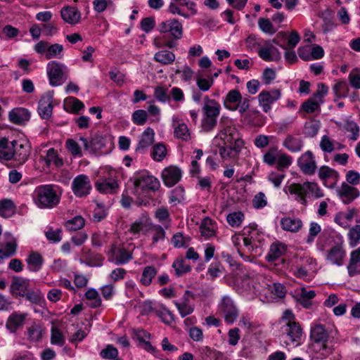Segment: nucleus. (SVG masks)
I'll list each match as a JSON object with an SVG mask.
<instances>
[{
    "instance_id": "f257e3e1",
    "label": "nucleus",
    "mask_w": 360,
    "mask_h": 360,
    "mask_svg": "<svg viewBox=\"0 0 360 360\" xmlns=\"http://www.w3.org/2000/svg\"><path fill=\"white\" fill-rule=\"evenodd\" d=\"M158 30L161 33H169L172 37V39L164 35L155 38L153 44L158 49H173L177 44L176 40L180 39L183 36L182 24L176 19H169L160 22Z\"/></svg>"
},
{
    "instance_id": "f03ea898",
    "label": "nucleus",
    "mask_w": 360,
    "mask_h": 360,
    "mask_svg": "<svg viewBox=\"0 0 360 360\" xmlns=\"http://www.w3.org/2000/svg\"><path fill=\"white\" fill-rule=\"evenodd\" d=\"M36 206L40 209H51L60 201V194L57 186L53 184H44L37 186L32 195Z\"/></svg>"
},
{
    "instance_id": "7ed1b4c3",
    "label": "nucleus",
    "mask_w": 360,
    "mask_h": 360,
    "mask_svg": "<svg viewBox=\"0 0 360 360\" xmlns=\"http://www.w3.org/2000/svg\"><path fill=\"white\" fill-rule=\"evenodd\" d=\"M288 192L290 195H293L295 200L302 205L307 204V198L318 199L324 196L323 191L314 181L291 184L288 187Z\"/></svg>"
},
{
    "instance_id": "20e7f679",
    "label": "nucleus",
    "mask_w": 360,
    "mask_h": 360,
    "mask_svg": "<svg viewBox=\"0 0 360 360\" xmlns=\"http://www.w3.org/2000/svg\"><path fill=\"white\" fill-rule=\"evenodd\" d=\"M130 181L133 184L136 195L145 192H155L160 187L158 179L146 169L136 172L130 178Z\"/></svg>"
},
{
    "instance_id": "39448f33",
    "label": "nucleus",
    "mask_w": 360,
    "mask_h": 360,
    "mask_svg": "<svg viewBox=\"0 0 360 360\" xmlns=\"http://www.w3.org/2000/svg\"><path fill=\"white\" fill-rule=\"evenodd\" d=\"M250 103V97H243L237 89L229 91L223 98L224 106L226 109L231 111L238 110L240 114H243L249 109Z\"/></svg>"
},
{
    "instance_id": "423d86ee",
    "label": "nucleus",
    "mask_w": 360,
    "mask_h": 360,
    "mask_svg": "<svg viewBox=\"0 0 360 360\" xmlns=\"http://www.w3.org/2000/svg\"><path fill=\"white\" fill-rule=\"evenodd\" d=\"M218 313L228 324H233L239 316V309L235 301L229 295L222 296L217 304Z\"/></svg>"
},
{
    "instance_id": "0eeeda50",
    "label": "nucleus",
    "mask_w": 360,
    "mask_h": 360,
    "mask_svg": "<svg viewBox=\"0 0 360 360\" xmlns=\"http://www.w3.org/2000/svg\"><path fill=\"white\" fill-rule=\"evenodd\" d=\"M316 270V262L309 256H304L297 259L292 269L293 274L297 278L305 281H311Z\"/></svg>"
},
{
    "instance_id": "6e6552de",
    "label": "nucleus",
    "mask_w": 360,
    "mask_h": 360,
    "mask_svg": "<svg viewBox=\"0 0 360 360\" xmlns=\"http://www.w3.org/2000/svg\"><path fill=\"white\" fill-rule=\"evenodd\" d=\"M257 226V224H252L248 227H245L241 235L232 238L233 242L236 243L238 241L243 240L244 246L248 251H256L262 236Z\"/></svg>"
},
{
    "instance_id": "1a4fd4ad",
    "label": "nucleus",
    "mask_w": 360,
    "mask_h": 360,
    "mask_svg": "<svg viewBox=\"0 0 360 360\" xmlns=\"http://www.w3.org/2000/svg\"><path fill=\"white\" fill-rule=\"evenodd\" d=\"M346 255L347 252L342 238L334 241L333 244H332L324 253L326 262L337 266H343Z\"/></svg>"
},
{
    "instance_id": "9d476101",
    "label": "nucleus",
    "mask_w": 360,
    "mask_h": 360,
    "mask_svg": "<svg viewBox=\"0 0 360 360\" xmlns=\"http://www.w3.org/2000/svg\"><path fill=\"white\" fill-rule=\"evenodd\" d=\"M46 72L49 84L52 86H60L67 79L68 68L61 63L55 60L49 62Z\"/></svg>"
},
{
    "instance_id": "9b49d317",
    "label": "nucleus",
    "mask_w": 360,
    "mask_h": 360,
    "mask_svg": "<svg viewBox=\"0 0 360 360\" xmlns=\"http://www.w3.org/2000/svg\"><path fill=\"white\" fill-rule=\"evenodd\" d=\"M219 146V154L223 161L237 162L239 155L245 147L243 139H237L233 143H224Z\"/></svg>"
},
{
    "instance_id": "f8f14e48",
    "label": "nucleus",
    "mask_w": 360,
    "mask_h": 360,
    "mask_svg": "<svg viewBox=\"0 0 360 360\" xmlns=\"http://www.w3.org/2000/svg\"><path fill=\"white\" fill-rule=\"evenodd\" d=\"M108 261L116 265L129 263L133 259L132 250L122 245H112L108 253Z\"/></svg>"
},
{
    "instance_id": "ddd939ff",
    "label": "nucleus",
    "mask_w": 360,
    "mask_h": 360,
    "mask_svg": "<svg viewBox=\"0 0 360 360\" xmlns=\"http://www.w3.org/2000/svg\"><path fill=\"white\" fill-rule=\"evenodd\" d=\"M194 294L189 290H186L183 296L179 300H174L173 303L176 307L180 316L184 318L194 311Z\"/></svg>"
},
{
    "instance_id": "4468645a",
    "label": "nucleus",
    "mask_w": 360,
    "mask_h": 360,
    "mask_svg": "<svg viewBox=\"0 0 360 360\" xmlns=\"http://www.w3.org/2000/svg\"><path fill=\"white\" fill-rule=\"evenodd\" d=\"M71 188L75 195L78 198L87 196L92 189L89 177L86 174L77 175L72 180Z\"/></svg>"
},
{
    "instance_id": "2eb2a0df",
    "label": "nucleus",
    "mask_w": 360,
    "mask_h": 360,
    "mask_svg": "<svg viewBox=\"0 0 360 360\" xmlns=\"http://www.w3.org/2000/svg\"><path fill=\"white\" fill-rule=\"evenodd\" d=\"M297 165L305 175H313L317 169L315 155L311 150L303 153L297 160Z\"/></svg>"
},
{
    "instance_id": "dca6fc26",
    "label": "nucleus",
    "mask_w": 360,
    "mask_h": 360,
    "mask_svg": "<svg viewBox=\"0 0 360 360\" xmlns=\"http://www.w3.org/2000/svg\"><path fill=\"white\" fill-rule=\"evenodd\" d=\"M281 97V92L279 89H271L270 91L263 90L258 96L259 106L264 112L271 110L272 105Z\"/></svg>"
},
{
    "instance_id": "f3484780",
    "label": "nucleus",
    "mask_w": 360,
    "mask_h": 360,
    "mask_svg": "<svg viewBox=\"0 0 360 360\" xmlns=\"http://www.w3.org/2000/svg\"><path fill=\"white\" fill-rule=\"evenodd\" d=\"M317 173L323 186L329 188H335L340 179L339 172L326 165L320 167Z\"/></svg>"
},
{
    "instance_id": "a211bd4d",
    "label": "nucleus",
    "mask_w": 360,
    "mask_h": 360,
    "mask_svg": "<svg viewBox=\"0 0 360 360\" xmlns=\"http://www.w3.org/2000/svg\"><path fill=\"white\" fill-rule=\"evenodd\" d=\"M17 248L16 238L11 233H5L4 240L0 243V263L3 259L15 255Z\"/></svg>"
},
{
    "instance_id": "6ab92c4d",
    "label": "nucleus",
    "mask_w": 360,
    "mask_h": 360,
    "mask_svg": "<svg viewBox=\"0 0 360 360\" xmlns=\"http://www.w3.org/2000/svg\"><path fill=\"white\" fill-rule=\"evenodd\" d=\"M335 193L339 199L345 205H348L359 197V191L354 186L343 182L340 186L336 188Z\"/></svg>"
},
{
    "instance_id": "aec40b11",
    "label": "nucleus",
    "mask_w": 360,
    "mask_h": 360,
    "mask_svg": "<svg viewBox=\"0 0 360 360\" xmlns=\"http://www.w3.org/2000/svg\"><path fill=\"white\" fill-rule=\"evenodd\" d=\"M217 136L224 140V143H233L236 139H242L238 129L230 120H227L221 124V129Z\"/></svg>"
},
{
    "instance_id": "412c9836",
    "label": "nucleus",
    "mask_w": 360,
    "mask_h": 360,
    "mask_svg": "<svg viewBox=\"0 0 360 360\" xmlns=\"http://www.w3.org/2000/svg\"><path fill=\"white\" fill-rule=\"evenodd\" d=\"M337 335L338 330L334 324L313 323L311 326L310 338H335Z\"/></svg>"
},
{
    "instance_id": "4be33fe9",
    "label": "nucleus",
    "mask_w": 360,
    "mask_h": 360,
    "mask_svg": "<svg viewBox=\"0 0 360 360\" xmlns=\"http://www.w3.org/2000/svg\"><path fill=\"white\" fill-rule=\"evenodd\" d=\"M95 187L102 193H115L119 187L115 171L111 172L109 177H105L97 181Z\"/></svg>"
},
{
    "instance_id": "5701e85b",
    "label": "nucleus",
    "mask_w": 360,
    "mask_h": 360,
    "mask_svg": "<svg viewBox=\"0 0 360 360\" xmlns=\"http://www.w3.org/2000/svg\"><path fill=\"white\" fill-rule=\"evenodd\" d=\"M13 160L20 165H23L30 156V146L25 140H13Z\"/></svg>"
},
{
    "instance_id": "b1692460",
    "label": "nucleus",
    "mask_w": 360,
    "mask_h": 360,
    "mask_svg": "<svg viewBox=\"0 0 360 360\" xmlns=\"http://www.w3.org/2000/svg\"><path fill=\"white\" fill-rule=\"evenodd\" d=\"M161 177L166 186L172 187L181 180L182 170L176 166L170 165L162 171Z\"/></svg>"
},
{
    "instance_id": "393cba45",
    "label": "nucleus",
    "mask_w": 360,
    "mask_h": 360,
    "mask_svg": "<svg viewBox=\"0 0 360 360\" xmlns=\"http://www.w3.org/2000/svg\"><path fill=\"white\" fill-rule=\"evenodd\" d=\"M28 316V313L15 311L12 312L7 318L6 328L13 333H15L18 329L23 327L25 320Z\"/></svg>"
},
{
    "instance_id": "a878e982",
    "label": "nucleus",
    "mask_w": 360,
    "mask_h": 360,
    "mask_svg": "<svg viewBox=\"0 0 360 360\" xmlns=\"http://www.w3.org/2000/svg\"><path fill=\"white\" fill-rule=\"evenodd\" d=\"M155 131L150 127H147L139 136L135 150L140 154L146 153L148 148L154 143Z\"/></svg>"
},
{
    "instance_id": "bb28decb",
    "label": "nucleus",
    "mask_w": 360,
    "mask_h": 360,
    "mask_svg": "<svg viewBox=\"0 0 360 360\" xmlns=\"http://www.w3.org/2000/svg\"><path fill=\"white\" fill-rule=\"evenodd\" d=\"M258 56L264 61H278L281 55L278 49L270 41H265L258 50Z\"/></svg>"
},
{
    "instance_id": "cd10ccee",
    "label": "nucleus",
    "mask_w": 360,
    "mask_h": 360,
    "mask_svg": "<svg viewBox=\"0 0 360 360\" xmlns=\"http://www.w3.org/2000/svg\"><path fill=\"white\" fill-rule=\"evenodd\" d=\"M172 125L174 129V138L186 142L191 139V134L187 124L180 120L178 117H172Z\"/></svg>"
},
{
    "instance_id": "c85d7f7f",
    "label": "nucleus",
    "mask_w": 360,
    "mask_h": 360,
    "mask_svg": "<svg viewBox=\"0 0 360 360\" xmlns=\"http://www.w3.org/2000/svg\"><path fill=\"white\" fill-rule=\"evenodd\" d=\"M337 125L347 134V136L349 140L355 141L359 139L360 135L359 126L351 117H347L342 122L337 123Z\"/></svg>"
},
{
    "instance_id": "c756f323",
    "label": "nucleus",
    "mask_w": 360,
    "mask_h": 360,
    "mask_svg": "<svg viewBox=\"0 0 360 360\" xmlns=\"http://www.w3.org/2000/svg\"><path fill=\"white\" fill-rule=\"evenodd\" d=\"M304 146V139L298 134H288L283 141V146L292 153L302 151Z\"/></svg>"
},
{
    "instance_id": "7c9ffc66",
    "label": "nucleus",
    "mask_w": 360,
    "mask_h": 360,
    "mask_svg": "<svg viewBox=\"0 0 360 360\" xmlns=\"http://www.w3.org/2000/svg\"><path fill=\"white\" fill-rule=\"evenodd\" d=\"M60 13L63 20L68 24L77 25L81 21V12L75 6H63Z\"/></svg>"
},
{
    "instance_id": "2f4dec72",
    "label": "nucleus",
    "mask_w": 360,
    "mask_h": 360,
    "mask_svg": "<svg viewBox=\"0 0 360 360\" xmlns=\"http://www.w3.org/2000/svg\"><path fill=\"white\" fill-rule=\"evenodd\" d=\"M37 110L42 119L46 120L51 117L53 112V96L51 94H47L41 98Z\"/></svg>"
},
{
    "instance_id": "473e14b6",
    "label": "nucleus",
    "mask_w": 360,
    "mask_h": 360,
    "mask_svg": "<svg viewBox=\"0 0 360 360\" xmlns=\"http://www.w3.org/2000/svg\"><path fill=\"white\" fill-rule=\"evenodd\" d=\"M347 269L350 277L360 275V247L350 252Z\"/></svg>"
},
{
    "instance_id": "72a5a7b5",
    "label": "nucleus",
    "mask_w": 360,
    "mask_h": 360,
    "mask_svg": "<svg viewBox=\"0 0 360 360\" xmlns=\"http://www.w3.org/2000/svg\"><path fill=\"white\" fill-rule=\"evenodd\" d=\"M359 211L356 208H349L347 212H340L334 217V221L341 227L347 228L349 222L352 221Z\"/></svg>"
},
{
    "instance_id": "f704fd0d",
    "label": "nucleus",
    "mask_w": 360,
    "mask_h": 360,
    "mask_svg": "<svg viewBox=\"0 0 360 360\" xmlns=\"http://www.w3.org/2000/svg\"><path fill=\"white\" fill-rule=\"evenodd\" d=\"M238 270L240 271L243 283L247 284L249 290L252 289L255 291L257 288L255 285V280L257 276L256 271L251 270L249 266L244 265H241L240 269Z\"/></svg>"
},
{
    "instance_id": "c9c22d12",
    "label": "nucleus",
    "mask_w": 360,
    "mask_h": 360,
    "mask_svg": "<svg viewBox=\"0 0 360 360\" xmlns=\"http://www.w3.org/2000/svg\"><path fill=\"white\" fill-rule=\"evenodd\" d=\"M203 115L217 118L220 114L221 105L214 99H210L208 96L205 98V104L202 108Z\"/></svg>"
},
{
    "instance_id": "e433bc0d",
    "label": "nucleus",
    "mask_w": 360,
    "mask_h": 360,
    "mask_svg": "<svg viewBox=\"0 0 360 360\" xmlns=\"http://www.w3.org/2000/svg\"><path fill=\"white\" fill-rule=\"evenodd\" d=\"M217 229L216 222L209 217L204 218L200 225L201 236L205 239L214 237L216 235Z\"/></svg>"
},
{
    "instance_id": "4c0bfd02",
    "label": "nucleus",
    "mask_w": 360,
    "mask_h": 360,
    "mask_svg": "<svg viewBox=\"0 0 360 360\" xmlns=\"http://www.w3.org/2000/svg\"><path fill=\"white\" fill-rule=\"evenodd\" d=\"M9 120L16 124H21L28 121L30 118V111L24 108H18L9 112Z\"/></svg>"
},
{
    "instance_id": "58836bf2",
    "label": "nucleus",
    "mask_w": 360,
    "mask_h": 360,
    "mask_svg": "<svg viewBox=\"0 0 360 360\" xmlns=\"http://www.w3.org/2000/svg\"><path fill=\"white\" fill-rule=\"evenodd\" d=\"M242 116L241 121L251 127L260 126L263 124L262 115L258 110H248L243 114H240Z\"/></svg>"
},
{
    "instance_id": "ea45409f",
    "label": "nucleus",
    "mask_w": 360,
    "mask_h": 360,
    "mask_svg": "<svg viewBox=\"0 0 360 360\" xmlns=\"http://www.w3.org/2000/svg\"><path fill=\"white\" fill-rule=\"evenodd\" d=\"M286 250L287 246L285 244L279 241H276L271 245L266 258L269 262H274L282 255H283Z\"/></svg>"
},
{
    "instance_id": "a19ab883",
    "label": "nucleus",
    "mask_w": 360,
    "mask_h": 360,
    "mask_svg": "<svg viewBox=\"0 0 360 360\" xmlns=\"http://www.w3.org/2000/svg\"><path fill=\"white\" fill-rule=\"evenodd\" d=\"M316 295L314 290H307L305 288H302L297 293V300L304 308L309 309L312 306V300Z\"/></svg>"
},
{
    "instance_id": "79ce46f5",
    "label": "nucleus",
    "mask_w": 360,
    "mask_h": 360,
    "mask_svg": "<svg viewBox=\"0 0 360 360\" xmlns=\"http://www.w3.org/2000/svg\"><path fill=\"white\" fill-rule=\"evenodd\" d=\"M281 228L286 231L296 233L302 227V221L295 217H283L281 219Z\"/></svg>"
},
{
    "instance_id": "37998d69",
    "label": "nucleus",
    "mask_w": 360,
    "mask_h": 360,
    "mask_svg": "<svg viewBox=\"0 0 360 360\" xmlns=\"http://www.w3.org/2000/svg\"><path fill=\"white\" fill-rule=\"evenodd\" d=\"M13 141L4 138L0 140V161L10 160L13 159Z\"/></svg>"
},
{
    "instance_id": "c03bdc74",
    "label": "nucleus",
    "mask_w": 360,
    "mask_h": 360,
    "mask_svg": "<svg viewBox=\"0 0 360 360\" xmlns=\"http://www.w3.org/2000/svg\"><path fill=\"white\" fill-rule=\"evenodd\" d=\"M26 262L30 271L37 272L42 268L44 260L41 254L32 252L28 255Z\"/></svg>"
},
{
    "instance_id": "a18cd8bd",
    "label": "nucleus",
    "mask_w": 360,
    "mask_h": 360,
    "mask_svg": "<svg viewBox=\"0 0 360 360\" xmlns=\"http://www.w3.org/2000/svg\"><path fill=\"white\" fill-rule=\"evenodd\" d=\"M63 107L66 112L77 114L84 108V104L78 98L69 96L64 100Z\"/></svg>"
},
{
    "instance_id": "49530a36",
    "label": "nucleus",
    "mask_w": 360,
    "mask_h": 360,
    "mask_svg": "<svg viewBox=\"0 0 360 360\" xmlns=\"http://www.w3.org/2000/svg\"><path fill=\"white\" fill-rule=\"evenodd\" d=\"M29 281L22 278H14L11 285V291L12 294L24 297L25 293L27 291Z\"/></svg>"
},
{
    "instance_id": "de8ad7c7",
    "label": "nucleus",
    "mask_w": 360,
    "mask_h": 360,
    "mask_svg": "<svg viewBox=\"0 0 360 360\" xmlns=\"http://www.w3.org/2000/svg\"><path fill=\"white\" fill-rule=\"evenodd\" d=\"M16 206L11 199L5 198L0 200V216L3 218H9L15 213Z\"/></svg>"
},
{
    "instance_id": "09e8293b",
    "label": "nucleus",
    "mask_w": 360,
    "mask_h": 360,
    "mask_svg": "<svg viewBox=\"0 0 360 360\" xmlns=\"http://www.w3.org/2000/svg\"><path fill=\"white\" fill-rule=\"evenodd\" d=\"M158 274L157 269L153 265H148L146 266L141 275L139 282L144 286H149L152 282L153 278L156 276Z\"/></svg>"
},
{
    "instance_id": "8fccbe9b",
    "label": "nucleus",
    "mask_w": 360,
    "mask_h": 360,
    "mask_svg": "<svg viewBox=\"0 0 360 360\" xmlns=\"http://www.w3.org/2000/svg\"><path fill=\"white\" fill-rule=\"evenodd\" d=\"M283 331L289 338H301L302 335V328L300 323L296 321L286 323L283 327Z\"/></svg>"
},
{
    "instance_id": "3c124183",
    "label": "nucleus",
    "mask_w": 360,
    "mask_h": 360,
    "mask_svg": "<svg viewBox=\"0 0 360 360\" xmlns=\"http://www.w3.org/2000/svg\"><path fill=\"white\" fill-rule=\"evenodd\" d=\"M44 160L47 167H50L53 165L59 167L63 165V159L59 157L57 150L53 148L47 150L46 156L44 158Z\"/></svg>"
},
{
    "instance_id": "603ef678",
    "label": "nucleus",
    "mask_w": 360,
    "mask_h": 360,
    "mask_svg": "<svg viewBox=\"0 0 360 360\" xmlns=\"http://www.w3.org/2000/svg\"><path fill=\"white\" fill-rule=\"evenodd\" d=\"M175 54L167 50L159 51L154 55V60L162 65H170L175 60Z\"/></svg>"
},
{
    "instance_id": "864d4df0",
    "label": "nucleus",
    "mask_w": 360,
    "mask_h": 360,
    "mask_svg": "<svg viewBox=\"0 0 360 360\" xmlns=\"http://www.w3.org/2000/svg\"><path fill=\"white\" fill-rule=\"evenodd\" d=\"M172 267L174 269L177 276H181L191 271V266L187 264L186 259L183 257L176 258L172 264Z\"/></svg>"
},
{
    "instance_id": "5fc2aeb1",
    "label": "nucleus",
    "mask_w": 360,
    "mask_h": 360,
    "mask_svg": "<svg viewBox=\"0 0 360 360\" xmlns=\"http://www.w3.org/2000/svg\"><path fill=\"white\" fill-rule=\"evenodd\" d=\"M84 225V219L80 215H77L72 219L66 221L65 222L64 226L68 231H75L82 229Z\"/></svg>"
},
{
    "instance_id": "6e6d98bb",
    "label": "nucleus",
    "mask_w": 360,
    "mask_h": 360,
    "mask_svg": "<svg viewBox=\"0 0 360 360\" xmlns=\"http://www.w3.org/2000/svg\"><path fill=\"white\" fill-rule=\"evenodd\" d=\"M348 243L351 248H354L360 243V224L352 227L347 233Z\"/></svg>"
},
{
    "instance_id": "4d7b16f0",
    "label": "nucleus",
    "mask_w": 360,
    "mask_h": 360,
    "mask_svg": "<svg viewBox=\"0 0 360 360\" xmlns=\"http://www.w3.org/2000/svg\"><path fill=\"white\" fill-rule=\"evenodd\" d=\"M185 200V190L182 186L174 188L169 195V202L173 205H176Z\"/></svg>"
},
{
    "instance_id": "13d9d810",
    "label": "nucleus",
    "mask_w": 360,
    "mask_h": 360,
    "mask_svg": "<svg viewBox=\"0 0 360 360\" xmlns=\"http://www.w3.org/2000/svg\"><path fill=\"white\" fill-rule=\"evenodd\" d=\"M85 297L90 302L89 305L91 308H97L101 305L102 301L98 291L94 288H90L85 292Z\"/></svg>"
},
{
    "instance_id": "bf43d9fd",
    "label": "nucleus",
    "mask_w": 360,
    "mask_h": 360,
    "mask_svg": "<svg viewBox=\"0 0 360 360\" xmlns=\"http://www.w3.org/2000/svg\"><path fill=\"white\" fill-rule=\"evenodd\" d=\"M167 155L166 146L162 143L155 144L151 153V158L157 162L162 161Z\"/></svg>"
},
{
    "instance_id": "052dcab7",
    "label": "nucleus",
    "mask_w": 360,
    "mask_h": 360,
    "mask_svg": "<svg viewBox=\"0 0 360 360\" xmlns=\"http://www.w3.org/2000/svg\"><path fill=\"white\" fill-rule=\"evenodd\" d=\"M63 56V46L59 44H49L46 59L56 58L61 59Z\"/></svg>"
},
{
    "instance_id": "680f3d73",
    "label": "nucleus",
    "mask_w": 360,
    "mask_h": 360,
    "mask_svg": "<svg viewBox=\"0 0 360 360\" xmlns=\"http://www.w3.org/2000/svg\"><path fill=\"white\" fill-rule=\"evenodd\" d=\"M244 219L245 215L240 211L229 213L226 217V221L231 227H239Z\"/></svg>"
},
{
    "instance_id": "e2e57ef3",
    "label": "nucleus",
    "mask_w": 360,
    "mask_h": 360,
    "mask_svg": "<svg viewBox=\"0 0 360 360\" xmlns=\"http://www.w3.org/2000/svg\"><path fill=\"white\" fill-rule=\"evenodd\" d=\"M321 104V102L314 99L312 96L302 104V108L307 113H313L316 111H320Z\"/></svg>"
},
{
    "instance_id": "0e129e2a",
    "label": "nucleus",
    "mask_w": 360,
    "mask_h": 360,
    "mask_svg": "<svg viewBox=\"0 0 360 360\" xmlns=\"http://www.w3.org/2000/svg\"><path fill=\"white\" fill-rule=\"evenodd\" d=\"M156 315L166 324H171L174 321V314L162 304L160 305Z\"/></svg>"
},
{
    "instance_id": "69168bd1",
    "label": "nucleus",
    "mask_w": 360,
    "mask_h": 360,
    "mask_svg": "<svg viewBox=\"0 0 360 360\" xmlns=\"http://www.w3.org/2000/svg\"><path fill=\"white\" fill-rule=\"evenodd\" d=\"M278 153L276 148H271L262 156L264 163L273 166L277 162Z\"/></svg>"
},
{
    "instance_id": "338daca9",
    "label": "nucleus",
    "mask_w": 360,
    "mask_h": 360,
    "mask_svg": "<svg viewBox=\"0 0 360 360\" xmlns=\"http://www.w3.org/2000/svg\"><path fill=\"white\" fill-rule=\"evenodd\" d=\"M154 96L157 101L161 103H167L170 101L168 89L162 86H158L154 89Z\"/></svg>"
},
{
    "instance_id": "774afa93",
    "label": "nucleus",
    "mask_w": 360,
    "mask_h": 360,
    "mask_svg": "<svg viewBox=\"0 0 360 360\" xmlns=\"http://www.w3.org/2000/svg\"><path fill=\"white\" fill-rule=\"evenodd\" d=\"M252 203L254 208L260 210L267 205L268 200L264 193L259 192L253 197Z\"/></svg>"
}]
</instances>
